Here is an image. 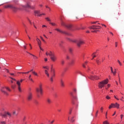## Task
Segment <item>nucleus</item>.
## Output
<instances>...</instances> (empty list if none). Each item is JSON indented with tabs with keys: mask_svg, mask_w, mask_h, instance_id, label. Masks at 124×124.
<instances>
[{
	"mask_svg": "<svg viewBox=\"0 0 124 124\" xmlns=\"http://www.w3.org/2000/svg\"><path fill=\"white\" fill-rule=\"evenodd\" d=\"M46 75L47 76V77H49V73L46 74Z\"/></svg>",
	"mask_w": 124,
	"mask_h": 124,
	"instance_id": "nucleus-63",
	"label": "nucleus"
},
{
	"mask_svg": "<svg viewBox=\"0 0 124 124\" xmlns=\"http://www.w3.org/2000/svg\"><path fill=\"white\" fill-rule=\"evenodd\" d=\"M61 64L62 65H63V64H64V61L62 60L61 61Z\"/></svg>",
	"mask_w": 124,
	"mask_h": 124,
	"instance_id": "nucleus-34",
	"label": "nucleus"
},
{
	"mask_svg": "<svg viewBox=\"0 0 124 124\" xmlns=\"http://www.w3.org/2000/svg\"><path fill=\"white\" fill-rule=\"evenodd\" d=\"M66 59H67V60H69V56H66Z\"/></svg>",
	"mask_w": 124,
	"mask_h": 124,
	"instance_id": "nucleus-56",
	"label": "nucleus"
},
{
	"mask_svg": "<svg viewBox=\"0 0 124 124\" xmlns=\"http://www.w3.org/2000/svg\"><path fill=\"white\" fill-rule=\"evenodd\" d=\"M50 81H51V82H53V81H54L53 79V77H51L50 78Z\"/></svg>",
	"mask_w": 124,
	"mask_h": 124,
	"instance_id": "nucleus-40",
	"label": "nucleus"
},
{
	"mask_svg": "<svg viewBox=\"0 0 124 124\" xmlns=\"http://www.w3.org/2000/svg\"><path fill=\"white\" fill-rule=\"evenodd\" d=\"M100 28H101L100 26H91L89 28V29H90V30H94V31H95V30H98L99 29H100Z\"/></svg>",
	"mask_w": 124,
	"mask_h": 124,
	"instance_id": "nucleus-11",
	"label": "nucleus"
},
{
	"mask_svg": "<svg viewBox=\"0 0 124 124\" xmlns=\"http://www.w3.org/2000/svg\"><path fill=\"white\" fill-rule=\"evenodd\" d=\"M5 89L9 92L11 91L10 89H9L8 87H3L1 89V92H2L3 93H4V94H5L6 95H8V93L6 91H5Z\"/></svg>",
	"mask_w": 124,
	"mask_h": 124,
	"instance_id": "nucleus-7",
	"label": "nucleus"
},
{
	"mask_svg": "<svg viewBox=\"0 0 124 124\" xmlns=\"http://www.w3.org/2000/svg\"><path fill=\"white\" fill-rule=\"evenodd\" d=\"M61 85L62 87H64V82H63V81L62 80H61Z\"/></svg>",
	"mask_w": 124,
	"mask_h": 124,
	"instance_id": "nucleus-18",
	"label": "nucleus"
},
{
	"mask_svg": "<svg viewBox=\"0 0 124 124\" xmlns=\"http://www.w3.org/2000/svg\"><path fill=\"white\" fill-rule=\"evenodd\" d=\"M28 38H29V39H30V40H31V37H30V36H29V35H28Z\"/></svg>",
	"mask_w": 124,
	"mask_h": 124,
	"instance_id": "nucleus-59",
	"label": "nucleus"
},
{
	"mask_svg": "<svg viewBox=\"0 0 124 124\" xmlns=\"http://www.w3.org/2000/svg\"><path fill=\"white\" fill-rule=\"evenodd\" d=\"M61 25L63 27H66V24H65V23H64V22H63V21L62 22Z\"/></svg>",
	"mask_w": 124,
	"mask_h": 124,
	"instance_id": "nucleus-22",
	"label": "nucleus"
},
{
	"mask_svg": "<svg viewBox=\"0 0 124 124\" xmlns=\"http://www.w3.org/2000/svg\"><path fill=\"white\" fill-rule=\"evenodd\" d=\"M96 62L97 64H100V63H101V62L100 61H99V60H96Z\"/></svg>",
	"mask_w": 124,
	"mask_h": 124,
	"instance_id": "nucleus-23",
	"label": "nucleus"
},
{
	"mask_svg": "<svg viewBox=\"0 0 124 124\" xmlns=\"http://www.w3.org/2000/svg\"><path fill=\"white\" fill-rule=\"evenodd\" d=\"M95 57H96V55H93V59L92 60H93V59H94V58H95Z\"/></svg>",
	"mask_w": 124,
	"mask_h": 124,
	"instance_id": "nucleus-53",
	"label": "nucleus"
},
{
	"mask_svg": "<svg viewBox=\"0 0 124 124\" xmlns=\"http://www.w3.org/2000/svg\"><path fill=\"white\" fill-rule=\"evenodd\" d=\"M70 95L73 97V98H74V99H77V97H76V96H74V95L73 94V93L71 92Z\"/></svg>",
	"mask_w": 124,
	"mask_h": 124,
	"instance_id": "nucleus-16",
	"label": "nucleus"
},
{
	"mask_svg": "<svg viewBox=\"0 0 124 124\" xmlns=\"http://www.w3.org/2000/svg\"><path fill=\"white\" fill-rule=\"evenodd\" d=\"M29 54H30V55H31V56H32L33 57L34 59H38L37 57L34 56V55H33V54H32L31 53H29Z\"/></svg>",
	"mask_w": 124,
	"mask_h": 124,
	"instance_id": "nucleus-29",
	"label": "nucleus"
},
{
	"mask_svg": "<svg viewBox=\"0 0 124 124\" xmlns=\"http://www.w3.org/2000/svg\"><path fill=\"white\" fill-rule=\"evenodd\" d=\"M33 74H34V75H35V76H37V73H36L35 72H32Z\"/></svg>",
	"mask_w": 124,
	"mask_h": 124,
	"instance_id": "nucleus-35",
	"label": "nucleus"
},
{
	"mask_svg": "<svg viewBox=\"0 0 124 124\" xmlns=\"http://www.w3.org/2000/svg\"><path fill=\"white\" fill-rule=\"evenodd\" d=\"M102 26L103 27H105V28H106V25H104V24H102Z\"/></svg>",
	"mask_w": 124,
	"mask_h": 124,
	"instance_id": "nucleus-52",
	"label": "nucleus"
},
{
	"mask_svg": "<svg viewBox=\"0 0 124 124\" xmlns=\"http://www.w3.org/2000/svg\"><path fill=\"white\" fill-rule=\"evenodd\" d=\"M47 61H48V59L47 58H45V61L47 62Z\"/></svg>",
	"mask_w": 124,
	"mask_h": 124,
	"instance_id": "nucleus-60",
	"label": "nucleus"
},
{
	"mask_svg": "<svg viewBox=\"0 0 124 124\" xmlns=\"http://www.w3.org/2000/svg\"><path fill=\"white\" fill-rule=\"evenodd\" d=\"M50 57V60L52 62H55L57 61V56L55 55V53L53 52H50V54H49Z\"/></svg>",
	"mask_w": 124,
	"mask_h": 124,
	"instance_id": "nucleus-6",
	"label": "nucleus"
},
{
	"mask_svg": "<svg viewBox=\"0 0 124 124\" xmlns=\"http://www.w3.org/2000/svg\"><path fill=\"white\" fill-rule=\"evenodd\" d=\"M108 79L107 78L105 80H104L98 83V87L100 89H102L105 85H107L108 84Z\"/></svg>",
	"mask_w": 124,
	"mask_h": 124,
	"instance_id": "nucleus-2",
	"label": "nucleus"
},
{
	"mask_svg": "<svg viewBox=\"0 0 124 124\" xmlns=\"http://www.w3.org/2000/svg\"><path fill=\"white\" fill-rule=\"evenodd\" d=\"M35 15L36 16H38V17H40V16H42V15L45 16V14H40V11H34Z\"/></svg>",
	"mask_w": 124,
	"mask_h": 124,
	"instance_id": "nucleus-10",
	"label": "nucleus"
},
{
	"mask_svg": "<svg viewBox=\"0 0 124 124\" xmlns=\"http://www.w3.org/2000/svg\"><path fill=\"white\" fill-rule=\"evenodd\" d=\"M7 116L8 115L10 118L11 117V113H10L9 112H6Z\"/></svg>",
	"mask_w": 124,
	"mask_h": 124,
	"instance_id": "nucleus-24",
	"label": "nucleus"
},
{
	"mask_svg": "<svg viewBox=\"0 0 124 124\" xmlns=\"http://www.w3.org/2000/svg\"><path fill=\"white\" fill-rule=\"evenodd\" d=\"M69 53H70V54H72V52H73V49H72V48L70 47L69 48Z\"/></svg>",
	"mask_w": 124,
	"mask_h": 124,
	"instance_id": "nucleus-20",
	"label": "nucleus"
},
{
	"mask_svg": "<svg viewBox=\"0 0 124 124\" xmlns=\"http://www.w3.org/2000/svg\"><path fill=\"white\" fill-rule=\"evenodd\" d=\"M22 7L23 9L25 10L26 8H31V5L29 3H27L26 6L22 5Z\"/></svg>",
	"mask_w": 124,
	"mask_h": 124,
	"instance_id": "nucleus-13",
	"label": "nucleus"
},
{
	"mask_svg": "<svg viewBox=\"0 0 124 124\" xmlns=\"http://www.w3.org/2000/svg\"><path fill=\"white\" fill-rule=\"evenodd\" d=\"M31 77V75H30L29 76V80H30V81H31V82H33V80Z\"/></svg>",
	"mask_w": 124,
	"mask_h": 124,
	"instance_id": "nucleus-25",
	"label": "nucleus"
},
{
	"mask_svg": "<svg viewBox=\"0 0 124 124\" xmlns=\"http://www.w3.org/2000/svg\"><path fill=\"white\" fill-rule=\"evenodd\" d=\"M114 98H115V99H117V100H120V99L117 97V96H116L115 95H114Z\"/></svg>",
	"mask_w": 124,
	"mask_h": 124,
	"instance_id": "nucleus-41",
	"label": "nucleus"
},
{
	"mask_svg": "<svg viewBox=\"0 0 124 124\" xmlns=\"http://www.w3.org/2000/svg\"><path fill=\"white\" fill-rule=\"evenodd\" d=\"M1 116L4 118H5V117H7V114H6V112H5V114H2Z\"/></svg>",
	"mask_w": 124,
	"mask_h": 124,
	"instance_id": "nucleus-28",
	"label": "nucleus"
},
{
	"mask_svg": "<svg viewBox=\"0 0 124 124\" xmlns=\"http://www.w3.org/2000/svg\"><path fill=\"white\" fill-rule=\"evenodd\" d=\"M71 27H72L71 25L69 24L68 25H66V28H67L68 29H70L71 28Z\"/></svg>",
	"mask_w": 124,
	"mask_h": 124,
	"instance_id": "nucleus-27",
	"label": "nucleus"
},
{
	"mask_svg": "<svg viewBox=\"0 0 124 124\" xmlns=\"http://www.w3.org/2000/svg\"><path fill=\"white\" fill-rule=\"evenodd\" d=\"M38 46H41V41L38 38L36 39Z\"/></svg>",
	"mask_w": 124,
	"mask_h": 124,
	"instance_id": "nucleus-14",
	"label": "nucleus"
},
{
	"mask_svg": "<svg viewBox=\"0 0 124 124\" xmlns=\"http://www.w3.org/2000/svg\"><path fill=\"white\" fill-rule=\"evenodd\" d=\"M71 123H74V122H75V119H74V116H73L71 118Z\"/></svg>",
	"mask_w": 124,
	"mask_h": 124,
	"instance_id": "nucleus-19",
	"label": "nucleus"
},
{
	"mask_svg": "<svg viewBox=\"0 0 124 124\" xmlns=\"http://www.w3.org/2000/svg\"><path fill=\"white\" fill-rule=\"evenodd\" d=\"M112 108H117V109H119L120 108V104L118 103H111L110 105H109L108 108L111 109Z\"/></svg>",
	"mask_w": 124,
	"mask_h": 124,
	"instance_id": "nucleus-5",
	"label": "nucleus"
},
{
	"mask_svg": "<svg viewBox=\"0 0 124 124\" xmlns=\"http://www.w3.org/2000/svg\"><path fill=\"white\" fill-rule=\"evenodd\" d=\"M43 84L42 83H40L38 85V88L36 89V92L37 93H40L41 94L43 93V89L42 88Z\"/></svg>",
	"mask_w": 124,
	"mask_h": 124,
	"instance_id": "nucleus-3",
	"label": "nucleus"
},
{
	"mask_svg": "<svg viewBox=\"0 0 124 124\" xmlns=\"http://www.w3.org/2000/svg\"><path fill=\"white\" fill-rule=\"evenodd\" d=\"M42 28H47V26H46V25H43Z\"/></svg>",
	"mask_w": 124,
	"mask_h": 124,
	"instance_id": "nucleus-54",
	"label": "nucleus"
},
{
	"mask_svg": "<svg viewBox=\"0 0 124 124\" xmlns=\"http://www.w3.org/2000/svg\"><path fill=\"white\" fill-rule=\"evenodd\" d=\"M40 50H41L42 51H43V49H42V48L41 47V46H39Z\"/></svg>",
	"mask_w": 124,
	"mask_h": 124,
	"instance_id": "nucleus-51",
	"label": "nucleus"
},
{
	"mask_svg": "<svg viewBox=\"0 0 124 124\" xmlns=\"http://www.w3.org/2000/svg\"><path fill=\"white\" fill-rule=\"evenodd\" d=\"M27 100L28 101H31L32 100V93L29 92L27 95Z\"/></svg>",
	"mask_w": 124,
	"mask_h": 124,
	"instance_id": "nucleus-9",
	"label": "nucleus"
},
{
	"mask_svg": "<svg viewBox=\"0 0 124 124\" xmlns=\"http://www.w3.org/2000/svg\"><path fill=\"white\" fill-rule=\"evenodd\" d=\"M107 86H108V88H109V87H110V84H108Z\"/></svg>",
	"mask_w": 124,
	"mask_h": 124,
	"instance_id": "nucleus-64",
	"label": "nucleus"
},
{
	"mask_svg": "<svg viewBox=\"0 0 124 124\" xmlns=\"http://www.w3.org/2000/svg\"><path fill=\"white\" fill-rule=\"evenodd\" d=\"M12 89H15V86L12 85Z\"/></svg>",
	"mask_w": 124,
	"mask_h": 124,
	"instance_id": "nucleus-55",
	"label": "nucleus"
},
{
	"mask_svg": "<svg viewBox=\"0 0 124 124\" xmlns=\"http://www.w3.org/2000/svg\"><path fill=\"white\" fill-rule=\"evenodd\" d=\"M11 79H12V80H14V81H16L17 82V80H16V79L11 78V77H9Z\"/></svg>",
	"mask_w": 124,
	"mask_h": 124,
	"instance_id": "nucleus-38",
	"label": "nucleus"
},
{
	"mask_svg": "<svg viewBox=\"0 0 124 124\" xmlns=\"http://www.w3.org/2000/svg\"><path fill=\"white\" fill-rule=\"evenodd\" d=\"M49 24H50L51 25H52V26H57V24H56V23H51V22H49Z\"/></svg>",
	"mask_w": 124,
	"mask_h": 124,
	"instance_id": "nucleus-31",
	"label": "nucleus"
},
{
	"mask_svg": "<svg viewBox=\"0 0 124 124\" xmlns=\"http://www.w3.org/2000/svg\"><path fill=\"white\" fill-rule=\"evenodd\" d=\"M124 97H122L120 99V100H121V101H124Z\"/></svg>",
	"mask_w": 124,
	"mask_h": 124,
	"instance_id": "nucleus-46",
	"label": "nucleus"
},
{
	"mask_svg": "<svg viewBox=\"0 0 124 124\" xmlns=\"http://www.w3.org/2000/svg\"><path fill=\"white\" fill-rule=\"evenodd\" d=\"M89 79H91V80H98L99 79V77L97 76H91L90 77H89Z\"/></svg>",
	"mask_w": 124,
	"mask_h": 124,
	"instance_id": "nucleus-12",
	"label": "nucleus"
},
{
	"mask_svg": "<svg viewBox=\"0 0 124 124\" xmlns=\"http://www.w3.org/2000/svg\"><path fill=\"white\" fill-rule=\"evenodd\" d=\"M110 69L112 73L113 74V75H116V71H113V68L112 67H110Z\"/></svg>",
	"mask_w": 124,
	"mask_h": 124,
	"instance_id": "nucleus-15",
	"label": "nucleus"
},
{
	"mask_svg": "<svg viewBox=\"0 0 124 124\" xmlns=\"http://www.w3.org/2000/svg\"><path fill=\"white\" fill-rule=\"evenodd\" d=\"M24 81L23 79H21L20 81H16V84L17 85L18 90L20 93L22 92V89L21 88V83Z\"/></svg>",
	"mask_w": 124,
	"mask_h": 124,
	"instance_id": "nucleus-8",
	"label": "nucleus"
},
{
	"mask_svg": "<svg viewBox=\"0 0 124 124\" xmlns=\"http://www.w3.org/2000/svg\"><path fill=\"white\" fill-rule=\"evenodd\" d=\"M29 22H30L31 25V20L29 19Z\"/></svg>",
	"mask_w": 124,
	"mask_h": 124,
	"instance_id": "nucleus-61",
	"label": "nucleus"
},
{
	"mask_svg": "<svg viewBox=\"0 0 124 124\" xmlns=\"http://www.w3.org/2000/svg\"><path fill=\"white\" fill-rule=\"evenodd\" d=\"M117 62H118L119 63V65H120V66H121L122 65V62H121L119 61V60H117Z\"/></svg>",
	"mask_w": 124,
	"mask_h": 124,
	"instance_id": "nucleus-33",
	"label": "nucleus"
},
{
	"mask_svg": "<svg viewBox=\"0 0 124 124\" xmlns=\"http://www.w3.org/2000/svg\"><path fill=\"white\" fill-rule=\"evenodd\" d=\"M13 115H16V116H17V115H18V114H16V111H14Z\"/></svg>",
	"mask_w": 124,
	"mask_h": 124,
	"instance_id": "nucleus-42",
	"label": "nucleus"
},
{
	"mask_svg": "<svg viewBox=\"0 0 124 124\" xmlns=\"http://www.w3.org/2000/svg\"><path fill=\"white\" fill-rule=\"evenodd\" d=\"M100 109H101V111L102 112H103V107L101 108Z\"/></svg>",
	"mask_w": 124,
	"mask_h": 124,
	"instance_id": "nucleus-50",
	"label": "nucleus"
},
{
	"mask_svg": "<svg viewBox=\"0 0 124 124\" xmlns=\"http://www.w3.org/2000/svg\"><path fill=\"white\" fill-rule=\"evenodd\" d=\"M46 101L47 103H48V104H50V103H52V100H51V99L49 98H47L46 99Z\"/></svg>",
	"mask_w": 124,
	"mask_h": 124,
	"instance_id": "nucleus-17",
	"label": "nucleus"
},
{
	"mask_svg": "<svg viewBox=\"0 0 124 124\" xmlns=\"http://www.w3.org/2000/svg\"><path fill=\"white\" fill-rule=\"evenodd\" d=\"M45 74H48V73H48V70H45Z\"/></svg>",
	"mask_w": 124,
	"mask_h": 124,
	"instance_id": "nucleus-37",
	"label": "nucleus"
},
{
	"mask_svg": "<svg viewBox=\"0 0 124 124\" xmlns=\"http://www.w3.org/2000/svg\"><path fill=\"white\" fill-rule=\"evenodd\" d=\"M55 31H59V32H61L62 33H63V32L61 30H60L59 29H56Z\"/></svg>",
	"mask_w": 124,
	"mask_h": 124,
	"instance_id": "nucleus-21",
	"label": "nucleus"
},
{
	"mask_svg": "<svg viewBox=\"0 0 124 124\" xmlns=\"http://www.w3.org/2000/svg\"><path fill=\"white\" fill-rule=\"evenodd\" d=\"M103 124H109V123H108V121H105L103 122Z\"/></svg>",
	"mask_w": 124,
	"mask_h": 124,
	"instance_id": "nucleus-36",
	"label": "nucleus"
},
{
	"mask_svg": "<svg viewBox=\"0 0 124 124\" xmlns=\"http://www.w3.org/2000/svg\"><path fill=\"white\" fill-rule=\"evenodd\" d=\"M55 71H54V73L53 74V75H52V78L55 77Z\"/></svg>",
	"mask_w": 124,
	"mask_h": 124,
	"instance_id": "nucleus-45",
	"label": "nucleus"
},
{
	"mask_svg": "<svg viewBox=\"0 0 124 124\" xmlns=\"http://www.w3.org/2000/svg\"><path fill=\"white\" fill-rule=\"evenodd\" d=\"M106 98H107V99H110L111 97H110V96L107 95Z\"/></svg>",
	"mask_w": 124,
	"mask_h": 124,
	"instance_id": "nucleus-39",
	"label": "nucleus"
},
{
	"mask_svg": "<svg viewBox=\"0 0 124 124\" xmlns=\"http://www.w3.org/2000/svg\"><path fill=\"white\" fill-rule=\"evenodd\" d=\"M43 35H44V37H45L46 38H48L46 36V35H45V34H44Z\"/></svg>",
	"mask_w": 124,
	"mask_h": 124,
	"instance_id": "nucleus-62",
	"label": "nucleus"
},
{
	"mask_svg": "<svg viewBox=\"0 0 124 124\" xmlns=\"http://www.w3.org/2000/svg\"><path fill=\"white\" fill-rule=\"evenodd\" d=\"M97 23V21L92 22V24H96Z\"/></svg>",
	"mask_w": 124,
	"mask_h": 124,
	"instance_id": "nucleus-57",
	"label": "nucleus"
},
{
	"mask_svg": "<svg viewBox=\"0 0 124 124\" xmlns=\"http://www.w3.org/2000/svg\"><path fill=\"white\" fill-rule=\"evenodd\" d=\"M1 124H6V123L5 122H4V121H2V122H1Z\"/></svg>",
	"mask_w": 124,
	"mask_h": 124,
	"instance_id": "nucleus-43",
	"label": "nucleus"
},
{
	"mask_svg": "<svg viewBox=\"0 0 124 124\" xmlns=\"http://www.w3.org/2000/svg\"><path fill=\"white\" fill-rule=\"evenodd\" d=\"M98 113V110H97L96 112L95 117H97V114Z\"/></svg>",
	"mask_w": 124,
	"mask_h": 124,
	"instance_id": "nucleus-48",
	"label": "nucleus"
},
{
	"mask_svg": "<svg viewBox=\"0 0 124 124\" xmlns=\"http://www.w3.org/2000/svg\"><path fill=\"white\" fill-rule=\"evenodd\" d=\"M71 64H74V61H72L71 62Z\"/></svg>",
	"mask_w": 124,
	"mask_h": 124,
	"instance_id": "nucleus-49",
	"label": "nucleus"
},
{
	"mask_svg": "<svg viewBox=\"0 0 124 124\" xmlns=\"http://www.w3.org/2000/svg\"><path fill=\"white\" fill-rule=\"evenodd\" d=\"M4 8H6V9L10 8V9H12L13 10V11H14V12H17V11H18V9L19 10H21L20 8H18L15 7V6H14V5L11 4H8L5 5L4 6Z\"/></svg>",
	"mask_w": 124,
	"mask_h": 124,
	"instance_id": "nucleus-1",
	"label": "nucleus"
},
{
	"mask_svg": "<svg viewBox=\"0 0 124 124\" xmlns=\"http://www.w3.org/2000/svg\"><path fill=\"white\" fill-rule=\"evenodd\" d=\"M45 19L47 21V22H51V19H50V18L46 17Z\"/></svg>",
	"mask_w": 124,
	"mask_h": 124,
	"instance_id": "nucleus-26",
	"label": "nucleus"
},
{
	"mask_svg": "<svg viewBox=\"0 0 124 124\" xmlns=\"http://www.w3.org/2000/svg\"><path fill=\"white\" fill-rule=\"evenodd\" d=\"M43 68H45V69H46V70H49V68H48V67L47 66H43Z\"/></svg>",
	"mask_w": 124,
	"mask_h": 124,
	"instance_id": "nucleus-30",
	"label": "nucleus"
},
{
	"mask_svg": "<svg viewBox=\"0 0 124 124\" xmlns=\"http://www.w3.org/2000/svg\"><path fill=\"white\" fill-rule=\"evenodd\" d=\"M73 42L77 43V46L78 47H81V45L85 44V41H84V40H73Z\"/></svg>",
	"mask_w": 124,
	"mask_h": 124,
	"instance_id": "nucleus-4",
	"label": "nucleus"
},
{
	"mask_svg": "<svg viewBox=\"0 0 124 124\" xmlns=\"http://www.w3.org/2000/svg\"><path fill=\"white\" fill-rule=\"evenodd\" d=\"M120 117H121V120H123V118L124 117V115H123V114H121V115H120Z\"/></svg>",
	"mask_w": 124,
	"mask_h": 124,
	"instance_id": "nucleus-44",
	"label": "nucleus"
},
{
	"mask_svg": "<svg viewBox=\"0 0 124 124\" xmlns=\"http://www.w3.org/2000/svg\"><path fill=\"white\" fill-rule=\"evenodd\" d=\"M10 75H12V76H15V75L14 73H10Z\"/></svg>",
	"mask_w": 124,
	"mask_h": 124,
	"instance_id": "nucleus-47",
	"label": "nucleus"
},
{
	"mask_svg": "<svg viewBox=\"0 0 124 124\" xmlns=\"http://www.w3.org/2000/svg\"><path fill=\"white\" fill-rule=\"evenodd\" d=\"M51 52L52 51H49V53L46 52V56H50V54H51Z\"/></svg>",
	"mask_w": 124,
	"mask_h": 124,
	"instance_id": "nucleus-32",
	"label": "nucleus"
},
{
	"mask_svg": "<svg viewBox=\"0 0 124 124\" xmlns=\"http://www.w3.org/2000/svg\"><path fill=\"white\" fill-rule=\"evenodd\" d=\"M23 47L24 48V49H27V46H23Z\"/></svg>",
	"mask_w": 124,
	"mask_h": 124,
	"instance_id": "nucleus-58",
	"label": "nucleus"
}]
</instances>
